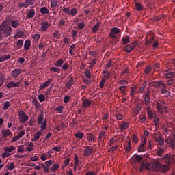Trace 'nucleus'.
<instances>
[{"mask_svg": "<svg viewBox=\"0 0 175 175\" xmlns=\"http://www.w3.org/2000/svg\"><path fill=\"white\" fill-rule=\"evenodd\" d=\"M0 29L5 38H7V36H10V35H12L13 33V29L8 25L5 21H3L0 25Z\"/></svg>", "mask_w": 175, "mask_h": 175, "instance_id": "1", "label": "nucleus"}, {"mask_svg": "<svg viewBox=\"0 0 175 175\" xmlns=\"http://www.w3.org/2000/svg\"><path fill=\"white\" fill-rule=\"evenodd\" d=\"M161 90V94L164 95L165 98H167L170 95V92L167 90V87L166 86V83H163V81L161 82L160 86L159 88Z\"/></svg>", "mask_w": 175, "mask_h": 175, "instance_id": "2", "label": "nucleus"}, {"mask_svg": "<svg viewBox=\"0 0 175 175\" xmlns=\"http://www.w3.org/2000/svg\"><path fill=\"white\" fill-rule=\"evenodd\" d=\"M155 165H156V167L161 173H166V172H167V170H169V166L168 165H165V164H162L159 161L156 162Z\"/></svg>", "mask_w": 175, "mask_h": 175, "instance_id": "3", "label": "nucleus"}, {"mask_svg": "<svg viewBox=\"0 0 175 175\" xmlns=\"http://www.w3.org/2000/svg\"><path fill=\"white\" fill-rule=\"evenodd\" d=\"M18 114L19 116V120L23 124H25V122L29 120L28 115H26L25 112L23 110H19Z\"/></svg>", "mask_w": 175, "mask_h": 175, "instance_id": "4", "label": "nucleus"}, {"mask_svg": "<svg viewBox=\"0 0 175 175\" xmlns=\"http://www.w3.org/2000/svg\"><path fill=\"white\" fill-rule=\"evenodd\" d=\"M120 32H121V29H118V27H113L111 30L109 36L111 39H120V37L117 36Z\"/></svg>", "mask_w": 175, "mask_h": 175, "instance_id": "5", "label": "nucleus"}, {"mask_svg": "<svg viewBox=\"0 0 175 175\" xmlns=\"http://www.w3.org/2000/svg\"><path fill=\"white\" fill-rule=\"evenodd\" d=\"M161 161L165 162L167 165H172V163H174V159L172 157V156L169 154L165 155L162 159Z\"/></svg>", "mask_w": 175, "mask_h": 175, "instance_id": "6", "label": "nucleus"}, {"mask_svg": "<svg viewBox=\"0 0 175 175\" xmlns=\"http://www.w3.org/2000/svg\"><path fill=\"white\" fill-rule=\"evenodd\" d=\"M136 46H137V42L126 44L124 47V50L126 53H132V51L136 49Z\"/></svg>", "mask_w": 175, "mask_h": 175, "instance_id": "7", "label": "nucleus"}, {"mask_svg": "<svg viewBox=\"0 0 175 175\" xmlns=\"http://www.w3.org/2000/svg\"><path fill=\"white\" fill-rule=\"evenodd\" d=\"M154 142L158 143V146H161V147L165 146V139L162 137L161 135H157L154 136Z\"/></svg>", "mask_w": 175, "mask_h": 175, "instance_id": "8", "label": "nucleus"}, {"mask_svg": "<svg viewBox=\"0 0 175 175\" xmlns=\"http://www.w3.org/2000/svg\"><path fill=\"white\" fill-rule=\"evenodd\" d=\"M20 82H14V81H11L6 84L5 87L10 90V88H17L20 87Z\"/></svg>", "mask_w": 175, "mask_h": 175, "instance_id": "9", "label": "nucleus"}, {"mask_svg": "<svg viewBox=\"0 0 175 175\" xmlns=\"http://www.w3.org/2000/svg\"><path fill=\"white\" fill-rule=\"evenodd\" d=\"M93 153L94 149H92L91 146H86L83 150L84 157H90V155H92Z\"/></svg>", "mask_w": 175, "mask_h": 175, "instance_id": "10", "label": "nucleus"}, {"mask_svg": "<svg viewBox=\"0 0 175 175\" xmlns=\"http://www.w3.org/2000/svg\"><path fill=\"white\" fill-rule=\"evenodd\" d=\"M21 73H23V70L20 68H15L14 70H13L11 72V76L12 77H18V76H20V75H21Z\"/></svg>", "mask_w": 175, "mask_h": 175, "instance_id": "11", "label": "nucleus"}, {"mask_svg": "<svg viewBox=\"0 0 175 175\" xmlns=\"http://www.w3.org/2000/svg\"><path fill=\"white\" fill-rule=\"evenodd\" d=\"M51 23L48 21H44L41 23V31L42 32H46L49 27H50Z\"/></svg>", "mask_w": 175, "mask_h": 175, "instance_id": "12", "label": "nucleus"}, {"mask_svg": "<svg viewBox=\"0 0 175 175\" xmlns=\"http://www.w3.org/2000/svg\"><path fill=\"white\" fill-rule=\"evenodd\" d=\"M73 84H75V78H73V77H71L66 83L65 87L66 88H68V90H70L73 86Z\"/></svg>", "mask_w": 175, "mask_h": 175, "instance_id": "13", "label": "nucleus"}, {"mask_svg": "<svg viewBox=\"0 0 175 175\" xmlns=\"http://www.w3.org/2000/svg\"><path fill=\"white\" fill-rule=\"evenodd\" d=\"M92 103V101L90 100L89 99H85L81 103L82 107H84V109H88V107L91 106Z\"/></svg>", "mask_w": 175, "mask_h": 175, "instance_id": "14", "label": "nucleus"}, {"mask_svg": "<svg viewBox=\"0 0 175 175\" xmlns=\"http://www.w3.org/2000/svg\"><path fill=\"white\" fill-rule=\"evenodd\" d=\"M165 143L167 144H169V146L171 147V148H174L175 147V139L173 138H167L165 139Z\"/></svg>", "mask_w": 175, "mask_h": 175, "instance_id": "15", "label": "nucleus"}, {"mask_svg": "<svg viewBox=\"0 0 175 175\" xmlns=\"http://www.w3.org/2000/svg\"><path fill=\"white\" fill-rule=\"evenodd\" d=\"M53 82V79H49L45 83L43 84H41L40 85V90H44V88H47L48 85H50V84Z\"/></svg>", "mask_w": 175, "mask_h": 175, "instance_id": "16", "label": "nucleus"}, {"mask_svg": "<svg viewBox=\"0 0 175 175\" xmlns=\"http://www.w3.org/2000/svg\"><path fill=\"white\" fill-rule=\"evenodd\" d=\"M100 24H102V22L98 21L96 24L93 26L92 29V32H93V33H96L98 32L100 27Z\"/></svg>", "mask_w": 175, "mask_h": 175, "instance_id": "17", "label": "nucleus"}, {"mask_svg": "<svg viewBox=\"0 0 175 175\" xmlns=\"http://www.w3.org/2000/svg\"><path fill=\"white\" fill-rule=\"evenodd\" d=\"M164 76L165 77H166V79H172V77H174L175 72L169 70H165L164 72Z\"/></svg>", "mask_w": 175, "mask_h": 175, "instance_id": "18", "label": "nucleus"}, {"mask_svg": "<svg viewBox=\"0 0 175 175\" xmlns=\"http://www.w3.org/2000/svg\"><path fill=\"white\" fill-rule=\"evenodd\" d=\"M156 107L157 108V111L160 113V114H163L164 111H163V105H162V103L157 102L156 103Z\"/></svg>", "mask_w": 175, "mask_h": 175, "instance_id": "19", "label": "nucleus"}, {"mask_svg": "<svg viewBox=\"0 0 175 175\" xmlns=\"http://www.w3.org/2000/svg\"><path fill=\"white\" fill-rule=\"evenodd\" d=\"M150 102H151V100L150 99V94H149V91H148L146 95L144 96V104L146 106H148Z\"/></svg>", "mask_w": 175, "mask_h": 175, "instance_id": "20", "label": "nucleus"}, {"mask_svg": "<svg viewBox=\"0 0 175 175\" xmlns=\"http://www.w3.org/2000/svg\"><path fill=\"white\" fill-rule=\"evenodd\" d=\"M119 128L122 131H125L127 128H129V124L126 122H122L120 124H119Z\"/></svg>", "mask_w": 175, "mask_h": 175, "instance_id": "21", "label": "nucleus"}, {"mask_svg": "<svg viewBox=\"0 0 175 175\" xmlns=\"http://www.w3.org/2000/svg\"><path fill=\"white\" fill-rule=\"evenodd\" d=\"M3 135V137H8V136H10L12 135V131L9 129H6L1 131Z\"/></svg>", "mask_w": 175, "mask_h": 175, "instance_id": "22", "label": "nucleus"}, {"mask_svg": "<svg viewBox=\"0 0 175 175\" xmlns=\"http://www.w3.org/2000/svg\"><path fill=\"white\" fill-rule=\"evenodd\" d=\"M12 58V55H3L0 57V62H5V61H8Z\"/></svg>", "mask_w": 175, "mask_h": 175, "instance_id": "23", "label": "nucleus"}, {"mask_svg": "<svg viewBox=\"0 0 175 175\" xmlns=\"http://www.w3.org/2000/svg\"><path fill=\"white\" fill-rule=\"evenodd\" d=\"M70 14L72 17H75L79 14V10L76 8H72L70 10Z\"/></svg>", "mask_w": 175, "mask_h": 175, "instance_id": "24", "label": "nucleus"}, {"mask_svg": "<svg viewBox=\"0 0 175 175\" xmlns=\"http://www.w3.org/2000/svg\"><path fill=\"white\" fill-rule=\"evenodd\" d=\"M148 116L150 118V120H152V118H154L155 116H157V113L155 112V111H152V110H148Z\"/></svg>", "mask_w": 175, "mask_h": 175, "instance_id": "25", "label": "nucleus"}, {"mask_svg": "<svg viewBox=\"0 0 175 175\" xmlns=\"http://www.w3.org/2000/svg\"><path fill=\"white\" fill-rule=\"evenodd\" d=\"M105 131H100L99 135H98V143L100 145L102 142H103V137H105Z\"/></svg>", "mask_w": 175, "mask_h": 175, "instance_id": "26", "label": "nucleus"}, {"mask_svg": "<svg viewBox=\"0 0 175 175\" xmlns=\"http://www.w3.org/2000/svg\"><path fill=\"white\" fill-rule=\"evenodd\" d=\"M161 82V81H153L150 83V85L154 87V88H159Z\"/></svg>", "mask_w": 175, "mask_h": 175, "instance_id": "27", "label": "nucleus"}, {"mask_svg": "<svg viewBox=\"0 0 175 175\" xmlns=\"http://www.w3.org/2000/svg\"><path fill=\"white\" fill-rule=\"evenodd\" d=\"M27 18H32L35 17V10L34 9H31L29 12L27 13Z\"/></svg>", "mask_w": 175, "mask_h": 175, "instance_id": "28", "label": "nucleus"}, {"mask_svg": "<svg viewBox=\"0 0 175 175\" xmlns=\"http://www.w3.org/2000/svg\"><path fill=\"white\" fill-rule=\"evenodd\" d=\"M24 49L25 50H29V49H31V40H26L25 42V44H24Z\"/></svg>", "mask_w": 175, "mask_h": 175, "instance_id": "29", "label": "nucleus"}, {"mask_svg": "<svg viewBox=\"0 0 175 175\" xmlns=\"http://www.w3.org/2000/svg\"><path fill=\"white\" fill-rule=\"evenodd\" d=\"M11 25L13 28H18V27H20L21 24L18 21L13 20L11 22Z\"/></svg>", "mask_w": 175, "mask_h": 175, "instance_id": "30", "label": "nucleus"}, {"mask_svg": "<svg viewBox=\"0 0 175 175\" xmlns=\"http://www.w3.org/2000/svg\"><path fill=\"white\" fill-rule=\"evenodd\" d=\"M70 163V159L69 158L66 159L65 161H64L63 165H62V170H64V169H65Z\"/></svg>", "mask_w": 175, "mask_h": 175, "instance_id": "31", "label": "nucleus"}, {"mask_svg": "<svg viewBox=\"0 0 175 175\" xmlns=\"http://www.w3.org/2000/svg\"><path fill=\"white\" fill-rule=\"evenodd\" d=\"M14 150H16V147H14V146H12L10 147H8L5 146L4 148V150L5 151V152H12V151H14Z\"/></svg>", "mask_w": 175, "mask_h": 175, "instance_id": "32", "label": "nucleus"}, {"mask_svg": "<svg viewBox=\"0 0 175 175\" xmlns=\"http://www.w3.org/2000/svg\"><path fill=\"white\" fill-rule=\"evenodd\" d=\"M144 151H146V145H144V143H141L140 146L138 147V152H144Z\"/></svg>", "mask_w": 175, "mask_h": 175, "instance_id": "33", "label": "nucleus"}, {"mask_svg": "<svg viewBox=\"0 0 175 175\" xmlns=\"http://www.w3.org/2000/svg\"><path fill=\"white\" fill-rule=\"evenodd\" d=\"M40 12L42 14H49V13H50V10H49L46 7H42L40 10Z\"/></svg>", "mask_w": 175, "mask_h": 175, "instance_id": "34", "label": "nucleus"}, {"mask_svg": "<svg viewBox=\"0 0 175 175\" xmlns=\"http://www.w3.org/2000/svg\"><path fill=\"white\" fill-rule=\"evenodd\" d=\"M64 59H59V60L55 62V65L57 68H61V66H62V65L64 64Z\"/></svg>", "mask_w": 175, "mask_h": 175, "instance_id": "35", "label": "nucleus"}, {"mask_svg": "<svg viewBox=\"0 0 175 175\" xmlns=\"http://www.w3.org/2000/svg\"><path fill=\"white\" fill-rule=\"evenodd\" d=\"M146 87H147V81H145L142 83V86L139 88V92L140 94H142V92H143V91H144V90H146Z\"/></svg>", "mask_w": 175, "mask_h": 175, "instance_id": "36", "label": "nucleus"}, {"mask_svg": "<svg viewBox=\"0 0 175 175\" xmlns=\"http://www.w3.org/2000/svg\"><path fill=\"white\" fill-rule=\"evenodd\" d=\"M32 104L35 105L36 109H40V103L36 98L33 100Z\"/></svg>", "mask_w": 175, "mask_h": 175, "instance_id": "37", "label": "nucleus"}, {"mask_svg": "<svg viewBox=\"0 0 175 175\" xmlns=\"http://www.w3.org/2000/svg\"><path fill=\"white\" fill-rule=\"evenodd\" d=\"M129 43V36H124L122 38V44H128Z\"/></svg>", "mask_w": 175, "mask_h": 175, "instance_id": "38", "label": "nucleus"}, {"mask_svg": "<svg viewBox=\"0 0 175 175\" xmlns=\"http://www.w3.org/2000/svg\"><path fill=\"white\" fill-rule=\"evenodd\" d=\"M75 137L77 139H83V137L84 136V134L81 133V131H78L77 133L74 134Z\"/></svg>", "mask_w": 175, "mask_h": 175, "instance_id": "39", "label": "nucleus"}, {"mask_svg": "<svg viewBox=\"0 0 175 175\" xmlns=\"http://www.w3.org/2000/svg\"><path fill=\"white\" fill-rule=\"evenodd\" d=\"M77 169H81V162L74 164V172L75 173H77Z\"/></svg>", "mask_w": 175, "mask_h": 175, "instance_id": "40", "label": "nucleus"}, {"mask_svg": "<svg viewBox=\"0 0 175 175\" xmlns=\"http://www.w3.org/2000/svg\"><path fill=\"white\" fill-rule=\"evenodd\" d=\"M165 152V148H158L157 154L158 157H162V154Z\"/></svg>", "mask_w": 175, "mask_h": 175, "instance_id": "41", "label": "nucleus"}, {"mask_svg": "<svg viewBox=\"0 0 175 175\" xmlns=\"http://www.w3.org/2000/svg\"><path fill=\"white\" fill-rule=\"evenodd\" d=\"M16 165H14V162H11L10 164H8L6 166V169H8V170H13V169H15Z\"/></svg>", "mask_w": 175, "mask_h": 175, "instance_id": "42", "label": "nucleus"}, {"mask_svg": "<svg viewBox=\"0 0 175 175\" xmlns=\"http://www.w3.org/2000/svg\"><path fill=\"white\" fill-rule=\"evenodd\" d=\"M66 24V21L65 19L62 18L59 22H58V27L59 28H63L64 25Z\"/></svg>", "mask_w": 175, "mask_h": 175, "instance_id": "43", "label": "nucleus"}, {"mask_svg": "<svg viewBox=\"0 0 175 175\" xmlns=\"http://www.w3.org/2000/svg\"><path fill=\"white\" fill-rule=\"evenodd\" d=\"M44 119V117L43 116V113H41L40 116L38 118V125H42V123L43 122V120Z\"/></svg>", "mask_w": 175, "mask_h": 175, "instance_id": "44", "label": "nucleus"}, {"mask_svg": "<svg viewBox=\"0 0 175 175\" xmlns=\"http://www.w3.org/2000/svg\"><path fill=\"white\" fill-rule=\"evenodd\" d=\"M131 148H132V143L131 142V141H129L127 142V146L125 147V150L126 152H129Z\"/></svg>", "mask_w": 175, "mask_h": 175, "instance_id": "45", "label": "nucleus"}, {"mask_svg": "<svg viewBox=\"0 0 175 175\" xmlns=\"http://www.w3.org/2000/svg\"><path fill=\"white\" fill-rule=\"evenodd\" d=\"M117 143V139H116V138L112 137L110 140H109V147H112L113 146H114V144H116Z\"/></svg>", "mask_w": 175, "mask_h": 175, "instance_id": "46", "label": "nucleus"}, {"mask_svg": "<svg viewBox=\"0 0 175 175\" xmlns=\"http://www.w3.org/2000/svg\"><path fill=\"white\" fill-rule=\"evenodd\" d=\"M85 75L88 79H91L92 77V75H91V70L86 69L84 72Z\"/></svg>", "mask_w": 175, "mask_h": 175, "instance_id": "47", "label": "nucleus"}, {"mask_svg": "<svg viewBox=\"0 0 175 175\" xmlns=\"http://www.w3.org/2000/svg\"><path fill=\"white\" fill-rule=\"evenodd\" d=\"M51 72H55V73H59L61 72V68L58 67H52L50 68Z\"/></svg>", "mask_w": 175, "mask_h": 175, "instance_id": "48", "label": "nucleus"}, {"mask_svg": "<svg viewBox=\"0 0 175 175\" xmlns=\"http://www.w3.org/2000/svg\"><path fill=\"white\" fill-rule=\"evenodd\" d=\"M10 106H12V104L10 103V101H6V102L4 103L3 109V110H8V108L10 107Z\"/></svg>", "mask_w": 175, "mask_h": 175, "instance_id": "49", "label": "nucleus"}, {"mask_svg": "<svg viewBox=\"0 0 175 175\" xmlns=\"http://www.w3.org/2000/svg\"><path fill=\"white\" fill-rule=\"evenodd\" d=\"M56 111H58L60 114H62L64 113V106L59 105V107H57L55 108Z\"/></svg>", "mask_w": 175, "mask_h": 175, "instance_id": "50", "label": "nucleus"}, {"mask_svg": "<svg viewBox=\"0 0 175 175\" xmlns=\"http://www.w3.org/2000/svg\"><path fill=\"white\" fill-rule=\"evenodd\" d=\"M149 167H150V165L148 164L142 163L141 164V167H140V172H142V170H143V169H146L148 170V169H149Z\"/></svg>", "mask_w": 175, "mask_h": 175, "instance_id": "51", "label": "nucleus"}, {"mask_svg": "<svg viewBox=\"0 0 175 175\" xmlns=\"http://www.w3.org/2000/svg\"><path fill=\"white\" fill-rule=\"evenodd\" d=\"M152 42H155V38L154 36H151L149 40H146V44L147 46H150Z\"/></svg>", "mask_w": 175, "mask_h": 175, "instance_id": "52", "label": "nucleus"}, {"mask_svg": "<svg viewBox=\"0 0 175 175\" xmlns=\"http://www.w3.org/2000/svg\"><path fill=\"white\" fill-rule=\"evenodd\" d=\"M24 36V32L18 31L14 35V38L15 39H19L20 38H21V36Z\"/></svg>", "mask_w": 175, "mask_h": 175, "instance_id": "53", "label": "nucleus"}, {"mask_svg": "<svg viewBox=\"0 0 175 175\" xmlns=\"http://www.w3.org/2000/svg\"><path fill=\"white\" fill-rule=\"evenodd\" d=\"M142 159H143V157L140 156V155H136L135 157H134L133 158V161L135 162H140V161H142Z\"/></svg>", "mask_w": 175, "mask_h": 175, "instance_id": "54", "label": "nucleus"}, {"mask_svg": "<svg viewBox=\"0 0 175 175\" xmlns=\"http://www.w3.org/2000/svg\"><path fill=\"white\" fill-rule=\"evenodd\" d=\"M53 37H55V39H59V38H61V33H59V30L53 33Z\"/></svg>", "mask_w": 175, "mask_h": 175, "instance_id": "55", "label": "nucleus"}, {"mask_svg": "<svg viewBox=\"0 0 175 175\" xmlns=\"http://www.w3.org/2000/svg\"><path fill=\"white\" fill-rule=\"evenodd\" d=\"M77 33H79V31L77 30H72L71 32L72 38L75 40L76 37L77 36Z\"/></svg>", "mask_w": 175, "mask_h": 175, "instance_id": "56", "label": "nucleus"}, {"mask_svg": "<svg viewBox=\"0 0 175 175\" xmlns=\"http://www.w3.org/2000/svg\"><path fill=\"white\" fill-rule=\"evenodd\" d=\"M50 169H51V172H55V170H58V169H59V165L55 164Z\"/></svg>", "mask_w": 175, "mask_h": 175, "instance_id": "57", "label": "nucleus"}, {"mask_svg": "<svg viewBox=\"0 0 175 175\" xmlns=\"http://www.w3.org/2000/svg\"><path fill=\"white\" fill-rule=\"evenodd\" d=\"M27 150L29 152H31V151H32V150H33V142H30V144H29V146L27 148Z\"/></svg>", "mask_w": 175, "mask_h": 175, "instance_id": "58", "label": "nucleus"}, {"mask_svg": "<svg viewBox=\"0 0 175 175\" xmlns=\"http://www.w3.org/2000/svg\"><path fill=\"white\" fill-rule=\"evenodd\" d=\"M136 93V87H133L131 88L130 95L133 98L135 96V94Z\"/></svg>", "mask_w": 175, "mask_h": 175, "instance_id": "59", "label": "nucleus"}, {"mask_svg": "<svg viewBox=\"0 0 175 175\" xmlns=\"http://www.w3.org/2000/svg\"><path fill=\"white\" fill-rule=\"evenodd\" d=\"M24 44V42L22 40H18L16 42V46H18V49H21L23 47V44Z\"/></svg>", "mask_w": 175, "mask_h": 175, "instance_id": "60", "label": "nucleus"}, {"mask_svg": "<svg viewBox=\"0 0 175 175\" xmlns=\"http://www.w3.org/2000/svg\"><path fill=\"white\" fill-rule=\"evenodd\" d=\"M116 120H118V121H121V120H122V118H124V116H122V114L121 113H116L115 116Z\"/></svg>", "mask_w": 175, "mask_h": 175, "instance_id": "61", "label": "nucleus"}, {"mask_svg": "<svg viewBox=\"0 0 175 175\" xmlns=\"http://www.w3.org/2000/svg\"><path fill=\"white\" fill-rule=\"evenodd\" d=\"M76 47V45L75 44H72L69 49V53L71 54V55H73V50H75V48Z\"/></svg>", "mask_w": 175, "mask_h": 175, "instance_id": "62", "label": "nucleus"}, {"mask_svg": "<svg viewBox=\"0 0 175 175\" xmlns=\"http://www.w3.org/2000/svg\"><path fill=\"white\" fill-rule=\"evenodd\" d=\"M38 100L40 102H44L46 100V97L43 94L38 95Z\"/></svg>", "mask_w": 175, "mask_h": 175, "instance_id": "63", "label": "nucleus"}, {"mask_svg": "<svg viewBox=\"0 0 175 175\" xmlns=\"http://www.w3.org/2000/svg\"><path fill=\"white\" fill-rule=\"evenodd\" d=\"M135 7H136V9L138 10H142L143 9V5H142L140 3H136Z\"/></svg>", "mask_w": 175, "mask_h": 175, "instance_id": "64", "label": "nucleus"}]
</instances>
